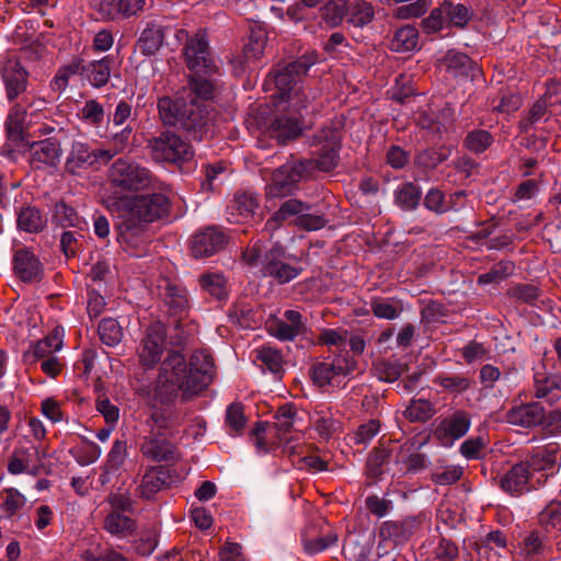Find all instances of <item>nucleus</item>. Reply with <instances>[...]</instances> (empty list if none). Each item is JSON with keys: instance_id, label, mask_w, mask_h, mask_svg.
<instances>
[{"instance_id": "1", "label": "nucleus", "mask_w": 561, "mask_h": 561, "mask_svg": "<svg viewBox=\"0 0 561 561\" xmlns=\"http://www.w3.org/2000/svg\"><path fill=\"white\" fill-rule=\"evenodd\" d=\"M213 377L214 360L205 351H194L188 364L181 353L172 352L160 367L154 400L172 402L180 391L184 397L197 394L211 382Z\"/></svg>"}, {"instance_id": "2", "label": "nucleus", "mask_w": 561, "mask_h": 561, "mask_svg": "<svg viewBox=\"0 0 561 561\" xmlns=\"http://www.w3.org/2000/svg\"><path fill=\"white\" fill-rule=\"evenodd\" d=\"M159 115L164 125L179 127L193 140L201 141L208 131L209 111L205 103L184 96H163L158 101Z\"/></svg>"}, {"instance_id": "3", "label": "nucleus", "mask_w": 561, "mask_h": 561, "mask_svg": "<svg viewBox=\"0 0 561 561\" xmlns=\"http://www.w3.org/2000/svg\"><path fill=\"white\" fill-rule=\"evenodd\" d=\"M242 259L251 266H261L262 275L275 279L278 284H287L302 272L300 260L288 253L279 243L266 247L263 242L256 241L243 251Z\"/></svg>"}, {"instance_id": "4", "label": "nucleus", "mask_w": 561, "mask_h": 561, "mask_svg": "<svg viewBox=\"0 0 561 561\" xmlns=\"http://www.w3.org/2000/svg\"><path fill=\"white\" fill-rule=\"evenodd\" d=\"M316 62L317 56L314 54L304 55L275 71L271 81H273L277 90L275 99L278 106L282 103H287L288 110L300 112L316 99L313 93L307 92L300 84L301 78Z\"/></svg>"}, {"instance_id": "5", "label": "nucleus", "mask_w": 561, "mask_h": 561, "mask_svg": "<svg viewBox=\"0 0 561 561\" xmlns=\"http://www.w3.org/2000/svg\"><path fill=\"white\" fill-rule=\"evenodd\" d=\"M150 194L110 197L107 207L123 209L131 217L149 225L167 217L171 210V188L159 181L158 187H149Z\"/></svg>"}, {"instance_id": "6", "label": "nucleus", "mask_w": 561, "mask_h": 561, "mask_svg": "<svg viewBox=\"0 0 561 561\" xmlns=\"http://www.w3.org/2000/svg\"><path fill=\"white\" fill-rule=\"evenodd\" d=\"M108 184L115 194L146 191L158 187L159 180L145 167L119 158L108 169Z\"/></svg>"}, {"instance_id": "7", "label": "nucleus", "mask_w": 561, "mask_h": 561, "mask_svg": "<svg viewBox=\"0 0 561 561\" xmlns=\"http://www.w3.org/2000/svg\"><path fill=\"white\" fill-rule=\"evenodd\" d=\"M342 134L339 128L325 126L314 136L312 146V158L304 160L306 162V172L317 169L322 172L332 171L339 163Z\"/></svg>"}, {"instance_id": "8", "label": "nucleus", "mask_w": 561, "mask_h": 561, "mask_svg": "<svg viewBox=\"0 0 561 561\" xmlns=\"http://www.w3.org/2000/svg\"><path fill=\"white\" fill-rule=\"evenodd\" d=\"M356 368V360L348 353H344L314 362L310 368V376L318 387H341Z\"/></svg>"}, {"instance_id": "9", "label": "nucleus", "mask_w": 561, "mask_h": 561, "mask_svg": "<svg viewBox=\"0 0 561 561\" xmlns=\"http://www.w3.org/2000/svg\"><path fill=\"white\" fill-rule=\"evenodd\" d=\"M151 157L159 162L185 163L194 158L191 144L172 131H163L148 142Z\"/></svg>"}, {"instance_id": "10", "label": "nucleus", "mask_w": 561, "mask_h": 561, "mask_svg": "<svg viewBox=\"0 0 561 561\" xmlns=\"http://www.w3.org/2000/svg\"><path fill=\"white\" fill-rule=\"evenodd\" d=\"M147 224L125 214L116 226L117 241L133 256H144L148 252L150 234Z\"/></svg>"}, {"instance_id": "11", "label": "nucleus", "mask_w": 561, "mask_h": 561, "mask_svg": "<svg viewBox=\"0 0 561 561\" xmlns=\"http://www.w3.org/2000/svg\"><path fill=\"white\" fill-rule=\"evenodd\" d=\"M181 35L186 36L183 55L187 68L196 75L213 72L216 66L210 57L206 32L198 30L194 35L188 36L186 31L181 30L178 37L180 38Z\"/></svg>"}, {"instance_id": "12", "label": "nucleus", "mask_w": 561, "mask_h": 561, "mask_svg": "<svg viewBox=\"0 0 561 561\" xmlns=\"http://www.w3.org/2000/svg\"><path fill=\"white\" fill-rule=\"evenodd\" d=\"M1 80L4 84L5 96L10 102L15 101L26 92L28 71L14 55L7 56L0 62Z\"/></svg>"}, {"instance_id": "13", "label": "nucleus", "mask_w": 561, "mask_h": 561, "mask_svg": "<svg viewBox=\"0 0 561 561\" xmlns=\"http://www.w3.org/2000/svg\"><path fill=\"white\" fill-rule=\"evenodd\" d=\"M228 242L226 232L216 226L197 231L190 242L192 255L196 259L208 257L222 250Z\"/></svg>"}, {"instance_id": "14", "label": "nucleus", "mask_w": 561, "mask_h": 561, "mask_svg": "<svg viewBox=\"0 0 561 561\" xmlns=\"http://www.w3.org/2000/svg\"><path fill=\"white\" fill-rule=\"evenodd\" d=\"M165 345V332L160 323L150 325L139 344V363L146 368H153L161 359Z\"/></svg>"}, {"instance_id": "15", "label": "nucleus", "mask_w": 561, "mask_h": 561, "mask_svg": "<svg viewBox=\"0 0 561 561\" xmlns=\"http://www.w3.org/2000/svg\"><path fill=\"white\" fill-rule=\"evenodd\" d=\"M546 417L545 408L536 401L516 404L505 413V420L508 424L523 428L543 425Z\"/></svg>"}, {"instance_id": "16", "label": "nucleus", "mask_w": 561, "mask_h": 561, "mask_svg": "<svg viewBox=\"0 0 561 561\" xmlns=\"http://www.w3.org/2000/svg\"><path fill=\"white\" fill-rule=\"evenodd\" d=\"M28 151L31 165L38 170L55 168L62 154L60 142L55 137L33 141L30 145Z\"/></svg>"}, {"instance_id": "17", "label": "nucleus", "mask_w": 561, "mask_h": 561, "mask_svg": "<svg viewBox=\"0 0 561 561\" xmlns=\"http://www.w3.org/2000/svg\"><path fill=\"white\" fill-rule=\"evenodd\" d=\"M471 426L470 414L465 410H456L438 424L435 435L443 444L454 443L463 437Z\"/></svg>"}, {"instance_id": "18", "label": "nucleus", "mask_w": 561, "mask_h": 561, "mask_svg": "<svg viewBox=\"0 0 561 561\" xmlns=\"http://www.w3.org/2000/svg\"><path fill=\"white\" fill-rule=\"evenodd\" d=\"M284 319H276L268 323V332L279 341H294L307 330L302 314L293 309L284 312Z\"/></svg>"}, {"instance_id": "19", "label": "nucleus", "mask_w": 561, "mask_h": 561, "mask_svg": "<svg viewBox=\"0 0 561 561\" xmlns=\"http://www.w3.org/2000/svg\"><path fill=\"white\" fill-rule=\"evenodd\" d=\"M146 0H102L98 13L103 21H117L137 15L145 8Z\"/></svg>"}, {"instance_id": "20", "label": "nucleus", "mask_w": 561, "mask_h": 561, "mask_svg": "<svg viewBox=\"0 0 561 561\" xmlns=\"http://www.w3.org/2000/svg\"><path fill=\"white\" fill-rule=\"evenodd\" d=\"M421 519L417 516H408L400 520H387L379 529V536L383 540H390L396 545L405 543L420 528Z\"/></svg>"}, {"instance_id": "21", "label": "nucleus", "mask_w": 561, "mask_h": 561, "mask_svg": "<svg viewBox=\"0 0 561 561\" xmlns=\"http://www.w3.org/2000/svg\"><path fill=\"white\" fill-rule=\"evenodd\" d=\"M13 271L23 282H38L43 274V265L37 256L24 247L14 252Z\"/></svg>"}, {"instance_id": "22", "label": "nucleus", "mask_w": 561, "mask_h": 561, "mask_svg": "<svg viewBox=\"0 0 561 561\" xmlns=\"http://www.w3.org/2000/svg\"><path fill=\"white\" fill-rule=\"evenodd\" d=\"M425 439L420 440L416 437L404 442L399 450V457L405 465L407 471L416 473L427 468L430 461L425 454L419 450L426 444Z\"/></svg>"}, {"instance_id": "23", "label": "nucleus", "mask_w": 561, "mask_h": 561, "mask_svg": "<svg viewBox=\"0 0 561 561\" xmlns=\"http://www.w3.org/2000/svg\"><path fill=\"white\" fill-rule=\"evenodd\" d=\"M158 288L164 305L171 313H182L187 309L188 297L185 287L170 279H163Z\"/></svg>"}, {"instance_id": "24", "label": "nucleus", "mask_w": 561, "mask_h": 561, "mask_svg": "<svg viewBox=\"0 0 561 561\" xmlns=\"http://www.w3.org/2000/svg\"><path fill=\"white\" fill-rule=\"evenodd\" d=\"M144 457L156 462L173 460L176 458V447L169 440L156 435L146 436L140 444Z\"/></svg>"}, {"instance_id": "25", "label": "nucleus", "mask_w": 561, "mask_h": 561, "mask_svg": "<svg viewBox=\"0 0 561 561\" xmlns=\"http://www.w3.org/2000/svg\"><path fill=\"white\" fill-rule=\"evenodd\" d=\"M38 461V448L27 442L25 445H20L15 448L9 461L8 470L12 474H19L24 471L34 472L37 468Z\"/></svg>"}, {"instance_id": "26", "label": "nucleus", "mask_w": 561, "mask_h": 561, "mask_svg": "<svg viewBox=\"0 0 561 561\" xmlns=\"http://www.w3.org/2000/svg\"><path fill=\"white\" fill-rule=\"evenodd\" d=\"M518 550L524 561H541L549 553L550 547L546 536L531 530L518 542Z\"/></svg>"}, {"instance_id": "27", "label": "nucleus", "mask_w": 561, "mask_h": 561, "mask_svg": "<svg viewBox=\"0 0 561 561\" xmlns=\"http://www.w3.org/2000/svg\"><path fill=\"white\" fill-rule=\"evenodd\" d=\"M112 62L113 58L111 56H105L99 60H92L87 64H82L80 60V76L93 88H102L110 80Z\"/></svg>"}, {"instance_id": "28", "label": "nucleus", "mask_w": 561, "mask_h": 561, "mask_svg": "<svg viewBox=\"0 0 561 561\" xmlns=\"http://www.w3.org/2000/svg\"><path fill=\"white\" fill-rule=\"evenodd\" d=\"M296 415L295 407L293 404H285L276 411L273 423L275 435L279 442H285V448L291 454L296 453V446L289 445L293 436L288 437V435L294 430Z\"/></svg>"}, {"instance_id": "29", "label": "nucleus", "mask_w": 561, "mask_h": 561, "mask_svg": "<svg viewBox=\"0 0 561 561\" xmlns=\"http://www.w3.org/2000/svg\"><path fill=\"white\" fill-rule=\"evenodd\" d=\"M103 527L113 537L125 539L136 534L138 524L124 512L110 511L104 518Z\"/></svg>"}, {"instance_id": "30", "label": "nucleus", "mask_w": 561, "mask_h": 561, "mask_svg": "<svg viewBox=\"0 0 561 561\" xmlns=\"http://www.w3.org/2000/svg\"><path fill=\"white\" fill-rule=\"evenodd\" d=\"M442 62L454 77L474 78L480 73L478 65L467 54L454 49L446 53Z\"/></svg>"}, {"instance_id": "31", "label": "nucleus", "mask_w": 561, "mask_h": 561, "mask_svg": "<svg viewBox=\"0 0 561 561\" xmlns=\"http://www.w3.org/2000/svg\"><path fill=\"white\" fill-rule=\"evenodd\" d=\"M533 471L527 461L514 465L500 481L501 488L511 495H519L527 489V483Z\"/></svg>"}, {"instance_id": "32", "label": "nucleus", "mask_w": 561, "mask_h": 561, "mask_svg": "<svg viewBox=\"0 0 561 561\" xmlns=\"http://www.w3.org/2000/svg\"><path fill=\"white\" fill-rule=\"evenodd\" d=\"M163 41V27L156 22H150L141 32L136 46L144 56H152L161 48Z\"/></svg>"}, {"instance_id": "33", "label": "nucleus", "mask_w": 561, "mask_h": 561, "mask_svg": "<svg viewBox=\"0 0 561 561\" xmlns=\"http://www.w3.org/2000/svg\"><path fill=\"white\" fill-rule=\"evenodd\" d=\"M92 151L81 141H75L66 161V170L71 174H79L82 170L93 168Z\"/></svg>"}, {"instance_id": "34", "label": "nucleus", "mask_w": 561, "mask_h": 561, "mask_svg": "<svg viewBox=\"0 0 561 561\" xmlns=\"http://www.w3.org/2000/svg\"><path fill=\"white\" fill-rule=\"evenodd\" d=\"M311 206L296 198L285 201L280 207L273 214V216L266 221L265 229L274 230L283 221L290 217H298L304 211H309Z\"/></svg>"}, {"instance_id": "35", "label": "nucleus", "mask_w": 561, "mask_h": 561, "mask_svg": "<svg viewBox=\"0 0 561 561\" xmlns=\"http://www.w3.org/2000/svg\"><path fill=\"white\" fill-rule=\"evenodd\" d=\"M270 133L279 144H286L300 135L301 127L297 119L279 116L271 124Z\"/></svg>"}, {"instance_id": "36", "label": "nucleus", "mask_w": 561, "mask_h": 561, "mask_svg": "<svg viewBox=\"0 0 561 561\" xmlns=\"http://www.w3.org/2000/svg\"><path fill=\"white\" fill-rule=\"evenodd\" d=\"M18 227L27 233L41 232L46 227V217L42 211L33 206H26L18 213Z\"/></svg>"}, {"instance_id": "37", "label": "nucleus", "mask_w": 561, "mask_h": 561, "mask_svg": "<svg viewBox=\"0 0 561 561\" xmlns=\"http://www.w3.org/2000/svg\"><path fill=\"white\" fill-rule=\"evenodd\" d=\"M561 458L560 448L557 444H550L534 454L527 461L533 471L553 470Z\"/></svg>"}, {"instance_id": "38", "label": "nucleus", "mask_w": 561, "mask_h": 561, "mask_svg": "<svg viewBox=\"0 0 561 561\" xmlns=\"http://www.w3.org/2000/svg\"><path fill=\"white\" fill-rule=\"evenodd\" d=\"M370 311L376 318L394 320L403 312V305L397 298L373 297L369 302Z\"/></svg>"}, {"instance_id": "39", "label": "nucleus", "mask_w": 561, "mask_h": 561, "mask_svg": "<svg viewBox=\"0 0 561 561\" xmlns=\"http://www.w3.org/2000/svg\"><path fill=\"white\" fill-rule=\"evenodd\" d=\"M62 347V335L58 330H54L45 339L38 341L26 354L28 357H33L34 362H39L44 358L55 356V353L60 351Z\"/></svg>"}, {"instance_id": "40", "label": "nucleus", "mask_w": 561, "mask_h": 561, "mask_svg": "<svg viewBox=\"0 0 561 561\" xmlns=\"http://www.w3.org/2000/svg\"><path fill=\"white\" fill-rule=\"evenodd\" d=\"M213 83L208 79L194 73L190 77L187 88H184L176 96L185 95L188 102L191 99H194L203 103L202 101H207L213 96Z\"/></svg>"}, {"instance_id": "41", "label": "nucleus", "mask_w": 561, "mask_h": 561, "mask_svg": "<svg viewBox=\"0 0 561 561\" xmlns=\"http://www.w3.org/2000/svg\"><path fill=\"white\" fill-rule=\"evenodd\" d=\"M167 473L162 467L150 468L142 476L139 493L142 499H151L167 483Z\"/></svg>"}, {"instance_id": "42", "label": "nucleus", "mask_w": 561, "mask_h": 561, "mask_svg": "<svg viewBox=\"0 0 561 561\" xmlns=\"http://www.w3.org/2000/svg\"><path fill=\"white\" fill-rule=\"evenodd\" d=\"M280 174L282 172L272 173L271 182L265 186V196L267 199L286 197L290 195L296 184L300 181L299 171H294L287 182L279 180Z\"/></svg>"}, {"instance_id": "43", "label": "nucleus", "mask_w": 561, "mask_h": 561, "mask_svg": "<svg viewBox=\"0 0 561 561\" xmlns=\"http://www.w3.org/2000/svg\"><path fill=\"white\" fill-rule=\"evenodd\" d=\"M421 196V188L416 184L404 182L394 191V203L402 210H413L419 206Z\"/></svg>"}, {"instance_id": "44", "label": "nucleus", "mask_w": 561, "mask_h": 561, "mask_svg": "<svg viewBox=\"0 0 561 561\" xmlns=\"http://www.w3.org/2000/svg\"><path fill=\"white\" fill-rule=\"evenodd\" d=\"M152 430L158 431L169 430L178 426L182 422L180 412L173 407L153 408L150 420Z\"/></svg>"}, {"instance_id": "45", "label": "nucleus", "mask_w": 561, "mask_h": 561, "mask_svg": "<svg viewBox=\"0 0 561 561\" xmlns=\"http://www.w3.org/2000/svg\"><path fill=\"white\" fill-rule=\"evenodd\" d=\"M443 10H445L447 24L458 28H463L473 16L472 8L463 3L444 1Z\"/></svg>"}, {"instance_id": "46", "label": "nucleus", "mask_w": 561, "mask_h": 561, "mask_svg": "<svg viewBox=\"0 0 561 561\" xmlns=\"http://www.w3.org/2000/svg\"><path fill=\"white\" fill-rule=\"evenodd\" d=\"M419 32L414 26L405 25L397 30L390 41V48L393 51L405 53L416 48Z\"/></svg>"}, {"instance_id": "47", "label": "nucleus", "mask_w": 561, "mask_h": 561, "mask_svg": "<svg viewBox=\"0 0 561 561\" xmlns=\"http://www.w3.org/2000/svg\"><path fill=\"white\" fill-rule=\"evenodd\" d=\"M434 382L455 394L467 391L473 385V380L465 374H439L435 377Z\"/></svg>"}, {"instance_id": "48", "label": "nucleus", "mask_w": 561, "mask_h": 561, "mask_svg": "<svg viewBox=\"0 0 561 561\" xmlns=\"http://www.w3.org/2000/svg\"><path fill=\"white\" fill-rule=\"evenodd\" d=\"M405 367L397 359H379L373 366L374 376L380 381L393 382L404 373Z\"/></svg>"}, {"instance_id": "49", "label": "nucleus", "mask_w": 561, "mask_h": 561, "mask_svg": "<svg viewBox=\"0 0 561 561\" xmlns=\"http://www.w3.org/2000/svg\"><path fill=\"white\" fill-rule=\"evenodd\" d=\"M98 332L102 343L111 347L118 345L124 335L121 324L113 318L102 319Z\"/></svg>"}, {"instance_id": "50", "label": "nucleus", "mask_w": 561, "mask_h": 561, "mask_svg": "<svg viewBox=\"0 0 561 561\" xmlns=\"http://www.w3.org/2000/svg\"><path fill=\"white\" fill-rule=\"evenodd\" d=\"M198 283L203 290L217 299H222L227 296V282L222 274H202L199 276Z\"/></svg>"}, {"instance_id": "51", "label": "nucleus", "mask_w": 561, "mask_h": 561, "mask_svg": "<svg viewBox=\"0 0 561 561\" xmlns=\"http://www.w3.org/2000/svg\"><path fill=\"white\" fill-rule=\"evenodd\" d=\"M301 541L304 551L313 556L336 546L337 535L334 531H329L317 538H309L306 535H302Z\"/></svg>"}, {"instance_id": "52", "label": "nucleus", "mask_w": 561, "mask_h": 561, "mask_svg": "<svg viewBox=\"0 0 561 561\" xmlns=\"http://www.w3.org/2000/svg\"><path fill=\"white\" fill-rule=\"evenodd\" d=\"M374 18V8L365 0L355 1L348 8V22L354 26L363 27L369 24Z\"/></svg>"}, {"instance_id": "53", "label": "nucleus", "mask_w": 561, "mask_h": 561, "mask_svg": "<svg viewBox=\"0 0 561 561\" xmlns=\"http://www.w3.org/2000/svg\"><path fill=\"white\" fill-rule=\"evenodd\" d=\"M507 548V536L500 529L491 530L485 536L480 538V541L477 543V552L482 553V551H496L497 556H501L500 550H505Z\"/></svg>"}, {"instance_id": "54", "label": "nucleus", "mask_w": 561, "mask_h": 561, "mask_svg": "<svg viewBox=\"0 0 561 561\" xmlns=\"http://www.w3.org/2000/svg\"><path fill=\"white\" fill-rule=\"evenodd\" d=\"M390 451L379 446L371 450L366 462V472L370 478H378L383 473V467L388 463Z\"/></svg>"}, {"instance_id": "55", "label": "nucleus", "mask_w": 561, "mask_h": 561, "mask_svg": "<svg viewBox=\"0 0 561 561\" xmlns=\"http://www.w3.org/2000/svg\"><path fill=\"white\" fill-rule=\"evenodd\" d=\"M435 413L433 403L425 399L412 400L405 409L404 415L412 422H425Z\"/></svg>"}, {"instance_id": "56", "label": "nucleus", "mask_w": 561, "mask_h": 561, "mask_svg": "<svg viewBox=\"0 0 561 561\" xmlns=\"http://www.w3.org/2000/svg\"><path fill=\"white\" fill-rule=\"evenodd\" d=\"M493 142L492 135L484 129L469 131L463 140L465 147L474 153L484 152Z\"/></svg>"}, {"instance_id": "57", "label": "nucleus", "mask_w": 561, "mask_h": 561, "mask_svg": "<svg viewBox=\"0 0 561 561\" xmlns=\"http://www.w3.org/2000/svg\"><path fill=\"white\" fill-rule=\"evenodd\" d=\"M348 0H329L321 8V18L329 26L339 25L344 18Z\"/></svg>"}, {"instance_id": "58", "label": "nucleus", "mask_w": 561, "mask_h": 561, "mask_svg": "<svg viewBox=\"0 0 561 561\" xmlns=\"http://www.w3.org/2000/svg\"><path fill=\"white\" fill-rule=\"evenodd\" d=\"M256 360L261 362L273 374L283 371L284 359L280 352L273 347H261L255 351Z\"/></svg>"}, {"instance_id": "59", "label": "nucleus", "mask_w": 561, "mask_h": 561, "mask_svg": "<svg viewBox=\"0 0 561 561\" xmlns=\"http://www.w3.org/2000/svg\"><path fill=\"white\" fill-rule=\"evenodd\" d=\"M79 117L84 123L99 127L105 119V111L103 105L96 100H89L80 110Z\"/></svg>"}, {"instance_id": "60", "label": "nucleus", "mask_w": 561, "mask_h": 561, "mask_svg": "<svg viewBox=\"0 0 561 561\" xmlns=\"http://www.w3.org/2000/svg\"><path fill=\"white\" fill-rule=\"evenodd\" d=\"M233 207L244 218L252 217L259 207V198L255 193L242 192L234 196Z\"/></svg>"}, {"instance_id": "61", "label": "nucleus", "mask_w": 561, "mask_h": 561, "mask_svg": "<svg viewBox=\"0 0 561 561\" xmlns=\"http://www.w3.org/2000/svg\"><path fill=\"white\" fill-rule=\"evenodd\" d=\"M508 296L516 301L535 305L541 296L540 289L531 284H517L508 289Z\"/></svg>"}, {"instance_id": "62", "label": "nucleus", "mask_w": 561, "mask_h": 561, "mask_svg": "<svg viewBox=\"0 0 561 561\" xmlns=\"http://www.w3.org/2000/svg\"><path fill=\"white\" fill-rule=\"evenodd\" d=\"M424 206L436 215H443L451 209L450 201L445 198V194L436 188H431L424 197Z\"/></svg>"}, {"instance_id": "63", "label": "nucleus", "mask_w": 561, "mask_h": 561, "mask_svg": "<svg viewBox=\"0 0 561 561\" xmlns=\"http://www.w3.org/2000/svg\"><path fill=\"white\" fill-rule=\"evenodd\" d=\"M245 416L241 403H232L226 411V426L231 435H237L242 432L245 426Z\"/></svg>"}, {"instance_id": "64", "label": "nucleus", "mask_w": 561, "mask_h": 561, "mask_svg": "<svg viewBox=\"0 0 561 561\" xmlns=\"http://www.w3.org/2000/svg\"><path fill=\"white\" fill-rule=\"evenodd\" d=\"M539 524L547 530L561 528V502H551L538 515Z\"/></svg>"}]
</instances>
